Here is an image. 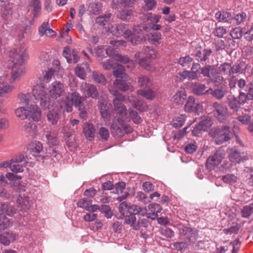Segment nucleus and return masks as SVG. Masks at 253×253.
<instances>
[{
	"instance_id": "7ed1b4c3",
	"label": "nucleus",
	"mask_w": 253,
	"mask_h": 253,
	"mask_svg": "<svg viewBox=\"0 0 253 253\" xmlns=\"http://www.w3.org/2000/svg\"><path fill=\"white\" fill-rule=\"evenodd\" d=\"M108 32L117 37L123 36L133 45L138 44L142 40L140 36L133 34L124 23L117 24L108 27Z\"/></svg>"
},
{
	"instance_id": "4be33fe9",
	"label": "nucleus",
	"mask_w": 253,
	"mask_h": 253,
	"mask_svg": "<svg viewBox=\"0 0 253 253\" xmlns=\"http://www.w3.org/2000/svg\"><path fill=\"white\" fill-rule=\"evenodd\" d=\"M111 16V13H107L103 15L97 17L95 22L98 25L102 26L108 30V27H110V18Z\"/></svg>"
},
{
	"instance_id": "69168bd1",
	"label": "nucleus",
	"mask_w": 253,
	"mask_h": 253,
	"mask_svg": "<svg viewBox=\"0 0 253 253\" xmlns=\"http://www.w3.org/2000/svg\"><path fill=\"white\" fill-rule=\"evenodd\" d=\"M226 33V30L223 27H218L214 29L213 34L218 38H222Z\"/></svg>"
},
{
	"instance_id": "7c9ffc66",
	"label": "nucleus",
	"mask_w": 253,
	"mask_h": 253,
	"mask_svg": "<svg viewBox=\"0 0 253 253\" xmlns=\"http://www.w3.org/2000/svg\"><path fill=\"white\" fill-rule=\"evenodd\" d=\"M161 17L158 15H153L151 12H148L143 14L142 20L144 22L150 21L151 25L158 23Z\"/></svg>"
},
{
	"instance_id": "a19ab883",
	"label": "nucleus",
	"mask_w": 253,
	"mask_h": 253,
	"mask_svg": "<svg viewBox=\"0 0 253 253\" xmlns=\"http://www.w3.org/2000/svg\"><path fill=\"white\" fill-rule=\"evenodd\" d=\"M162 39V35L161 33L155 32L151 33L148 37L149 41L152 44L157 45L160 44V41Z\"/></svg>"
},
{
	"instance_id": "a878e982",
	"label": "nucleus",
	"mask_w": 253,
	"mask_h": 253,
	"mask_svg": "<svg viewBox=\"0 0 253 253\" xmlns=\"http://www.w3.org/2000/svg\"><path fill=\"white\" fill-rule=\"evenodd\" d=\"M199 71H184L182 72L178 73V75L182 78L183 80L188 79L189 80H195L197 78Z\"/></svg>"
},
{
	"instance_id": "4c0bfd02",
	"label": "nucleus",
	"mask_w": 253,
	"mask_h": 253,
	"mask_svg": "<svg viewBox=\"0 0 253 253\" xmlns=\"http://www.w3.org/2000/svg\"><path fill=\"white\" fill-rule=\"evenodd\" d=\"M138 84L140 87L149 88L152 85V83L148 77L142 76L138 78Z\"/></svg>"
},
{
	"instance_id": "8fccbe9b",
	"label": "nucleus",
	"mask_w": 253,
	"mask_h": 253,
	"mask_svg": "<svg viewBox=\"0 0 253 253\" xmlns=\"http://www.w3.org/2000/svg\"><path fill=\"white\" fill-rule=\"evenodd\" d=\"M36 128V125L32 122H26L23 126L24 130L30 134H34Z\"/></svg>"
},
{
	"instance_id": "cd10ccee",
	"label": "nucleus",
	"mask_w": 253,
	"mask_h": 253,
	"mask_svg": "<svg viewBox=\"0 0 253 253\" xmlns=\"http://www.w3.org/2000/svg\"><path fill=\"white\" fill-rule=\"evenodd\" d=\"M57 132L55 130H50L46 132L45 137L47 142L51 145H56L58 143Z\"/></svg>"
},
{
	"instance_id": "6e6d98bb",
	"label": "nucleus",
	"mask_w": 253,
	"mask_h": 253,
	"mask_svg": "<svg viewBox=\"0 0 253 253\" xmlns=\"http://www.w3.org/2000/svg\"><path fill=\"white\" fill-rule=\"evenodd\" d=\"M71 101L75 106H79L82 103V97L78 92H74L71 94Z\"/></svg>"
},
{
	"instance_id": "49530a36",
	"label": "nucleus",
	"mask_w": 253,
	"mask_h": 253,
	"mask_svg": "<svg viewBox=\"0 0 253 253\" xmlns=\"http://www.w3.org/2000/svg\"><path fill=\"white\" fill-rule=\"evenodd\" d=\"M11 225V222L5 215L0 214V230H3L9 227Z\"/></svg>"
},
{
	"instance_id": "412c9836",
	"label": "nucleus",
	"mask_w": 253,
	"mask_h": 253,
	"mask_svg": "<svg viewBox=\"0 0 253 253\" xmlns=\"http://www.w3.org/2000/svg\"><path fill=\"white\" fill-rule=\"evenodd\" d=\"M27 149L34 155L39 154L43 149L42 144L39 141H33L27 146Z\"/></svg>"
},
{
	"instance_id": "20e7f679",
	"label": "nucleus",
	"mask_w": 253,
	"mask_h": 253,
	"mask_svg": "<svg viewBox=\"0 0 253 253\" xmlns=\"http://www.w3.org/2000/svg\"><path fill=\"white\" fill-rule=\"evenodd\" d=\"M48 89L47 103L42 102V107L44 109H49L52 107L57 99L64 95L66 87L63 83L55 81L49 85Z\"/></svg>"
},
{
	"instance_id": "6ab92c4d",
	"label": "nucleus",
	"mask_w": 253,
	"mask_h": 253,
	"mask_svg": "<svg viewBox=\"0 0 253 253\" xmlns=\"http://www.w3.org/2000/svg\"><path fill=\"white\" fill-rule=\"evenodd\" d=\"M128 80L119 79L118 82L115 81L113 83L114 86L115 88L120 90L125 91L126 90H132V86L130 83L126 82Z\"/></svg>"
},
{
	"instance_id": "39448f33",
	"label": "nucleus",
	"mask_w": 253,
	"mask_h": 253,
	"mask_svg": "<svg viewBox=\"0 0 253 253\" xmlns=\"http://www.w3.org/2000/svg\"><path fill=\"white\" fill-rule=\"evenodd\" d=\"M16 116L21 120L31 119L33 121H39L42 117L41 109L37 105L31 104L29 107H20L15 111Z\"/></svg>"
},
{
	"instance_id": "f3484780",
	"label": "nucleus",
	"mask_w": 253,
	"mask_h": 253,
	"mask_svg": "<svg viewBox=\"0 0 253 253\" xmlns=\"http://www.w3.org/2000/svg\"><path fill=\"white\" fill-rule=\"evenodd\" d=\"M102 4L99 1H90L87 5V11L90 14L98 15L102 10Z\"/></svg>"
},
{
	"instance_id": "ea45409f",
	"label": "nucleus",
	"mask_w": 253,
	"mask_h": 253,
	"mask_svg": "<svg viewBox=\"0 0 253 253\" xmlns=\"http://www.w3.org/2000/svg\"><path fill=\"white\" fill-rule=\"evenodd\" d=\"M139 64L140 66L148 71L152 72L155 70L154 65L146 58H141L139 61Z\"/></svg>"
},
{
	"instance_id": "e2e57ef3",
	"label": "nucleus",
	"mask_w": 253,
	"mask_h": 253,
	"mask_svg": "<svg viewBox=\"0 0 253 253\" xmlns=\"http://www.w3.org/2000/svg\"><path fill=\"white\" fill-rule=\"evenodd\" d=\"M91 202L92 200L90 199L82 198L78 201L77 206L78 207L86 209L88 205L91 204Z\"/></svg>"
},
{
	"instance_id": "3c124183",
	"label": "nucleus",
	"mask_w": 253,
	"mask_h": 253,
	"mask_svg": "<svg viewBox=\"0 0 253 253\" xmlns=\"http://www.w3.org/2000/svg\"><path fill=\"white\" fill-rule=\"evenodd\" d=\"M94 80L97 83L104 85L106 83V79L105 76L101 73L94 72L92 74Z\"/></svg>"
},
{
	"instance_id": "4d7b16f0",
	"label": "nucleus",
	"mask_w": 253,
	"mask_h": 253,
	"mask_svg": "<svg viewBox=\"0 0 253 253\" xmlns=\"http://www.w3.org/2000/svg\"><path fill=\"white\" fill-rule=\"evenodd\" d=\"M29 94H23L21 93L18 95V103L20 104L27 105L29 104L31 100H30Z\"/></svg>"
},
{
	"instance_id": "864d4df0",
	"label": "nucleus",
	"mask_w": 253,
	"mask_h": 253,
	"mask_svg": "<svg viewBox=\"0 0 253 253\" xmlns=\"http://www.w3.org/2000/svg\"><path fill=\"white\" fill-rule=\"evenodd\" d=\"M246 68L245 63L240 62L232 66V74L242 73Z\"/></svg>"
},
{
	"instance_id": "b1692460",
	"label": "nucleus",
	"mask_w": 253,
	"mask_h": 253,
	"mask_svg": "<svg viewBox=\"0 0 253 253\" xmlns=\"http://www.w3.org/2000/svg\"><path fill=\"white\" fill-rule=\"evenodd\" d=\"M15 239V235L12 232H5L0 234V243L8 246L11 241Z\"/></svg>"
},
{
	"instance_id": "4468645a",
	"label": "nucleus",
	"mask_w": 253,
	"mask_h": 253,
	"mask_svg": "<svg viewBox=\"0 0 253 253\" xmlns=\"http://www.w3.org/2000/svg\"><path fill=\"white\" fill-rule=\"evenodd\" d=\"M31 10L33 19L38 18L41 14V4L40 0H30L28 5V11Z\"/></svg>"
},
{
	"instance_id": "ddd939ff",
	"label": "nucleus",
	"mask_w": 253,
	"mask_h": 253,
	"mask_svg": "<svg viewBox=\"0 0 253 253\" xmlns=\"http://www.w3.org/2000/svg\"><path fill=\"white\" fill-rule=\"evenodd\" d=\"M203 109L202 105L196 101L195 98L190 96L185 105V110L188 112H200Z\"/></svg>"
},
{
	"instance_id": "e433bc0d",
	"label": "nucleus",
	"mask_w": 253,
	"mask_h": 253,
	"mask_svg": "<svg viewBox=\"0 0 253 253\" xmlns=\"http://www.w3.org/2000/svg\"><path fill=\"white\" fill-rule=\"evenodd\" d=\"M205 94H211L212 96L217 99H221L225 95L223 90L220 89H216L213 90L211 88H210L205 92Z\"/></svg>"
},
{
	"instance_id": "c9c22d12",
	"label": "nucleus",
	"mask_w": 253,
	"mask_h": 253,
	"mask_svg": "<svg viewBox=\"0 0 253 253\" xmlns=\"http://www.w3.org/2000/svg\"><path fill=\"white\" fill-rule=\"evenodd\" d=\"M0 210L3 213L12 216L15 213V209L7 203H0Z\"/></svg>"
},
{
	"instance_id": "0eeeda50",
	"label": "nucleus",
	"mask_w": 253,
	"mask_h": 253,
	"mask_svg": "<svg viewBox=\"0 0 253 253\" xmlns=\"http://www.w3.org/2000/svg\"><path fill=\"white\" fill-rule=\"evenodd\" d=\"M213 115L217 121L225 123L229 116L227 107L222 103L215 102L212 104Z\"/></svg>"
},
{
	"instance_id": "bf43d9fd",
	"label": "nucleus",
	"mask_w": 253,
	"mask_h": 253,
	"mask_svg": "<svg viewBox=\"0 0 253 253\" xmlns=\"http://www.w3.org/2000/svg\"><path fill=\"white\" fill-rule=\"evenodd\" d=\"M98 135L102 140H107L109 137L108 129L106 127H101L98 130Z\"/></svg>"
},
{
	"instance_id": "13d9d810",
	"label": "nucleus",
	"mask_w": 253,
	"mask_h": 253,
	"mask_svg": "<svg viewBox=\"0 0 253 253\" xmlns=\"http://www.w3.org/2000/svg\"><path fill=\"white\" fill-rule=\"evenodd\" d=\"M243 35L242 28L240 27H236L232 29L230 33V36L233 39H239Z\"/></svg>"
},
{
	"instance_id": "c756f323",
	"label": "nucleus",
	"mask_w": 253,
	"mask_h": 253,
	"mask_svg": "<svg viewBox=\"0 0 253 253\" xmlns=\"http://www.w3.org/2000/svg\"><path fill=\"white\" fill-rule=\"evenodd\" d=\"M48 121L52 125H56L59 118V113L56 109L49 111L47 114Z\"/></svg>"
},
{
	"instance_id": "5fc2aeb1",
	"label": "nucleus",
	"mask_w": 253,
	"mask_h": 253,
	"mask_svg": "<svg viewBox=\"0 0 253 253\" xmlns=\"http://www.w3.org/2000/svg\"><path fill=\"white\" fill-rule=\"evenodd\" d=\"M253 212V206L252 205L244 206L241 211L242 216L249 218Z\"/></svg>"
},
{
	"instance_id": "393cba45",
	"label": "nucleus",
	"mask_w": 253,
	"mask_h": 253,
	"mask_svg": "<svg viewBox=\"0 0 253 253\" xmlns=\"http://www.w3.org/2000/svg\"><path fill=\"white\" fill-rule=\"evenodd\" d=\"M149 209L151 212L148 214V217L152 219H155L158 216V213L162 210L160 205L157 203L150 204L149 206Z\"/></svg>"
},
{
	"instance_id": "1a4fd4ad",
	"label": "nucleus",
	"mask_w": 253,
	"mask_h": 253,
	"mask_svg": "<svg viewBox=\"0 0 253 253\" xmlns=\"http://www.w3.org/2000/svg\"><path fill=\"white\" fill-rule=\"evenodd\" d=\"M249 158V155L247 151L240 152L235 147L231 149L229 153V160L235 164L247 160Z\"/></svg>"
},
{
	"instance_id": "473e14b6",
	"label": "nucleus",
	"mask_w": 253,
	"mask_h": 253,
	"mask_svg": "<svg viewBox=\"0 0 253 253\" xmlns=\"http://www.w3.org/2000/svg\"><path fill=\"white\" fill-rule=\"evenodd\" d=\"M215 18L218 22H227L232 19L230 13L225 11H218L215 15Z\"/></svg>"
},
{
	"instance_id": "aec40b11",
	"label": "nucleus",
	"mask_w": 253,
	"mask_h": 253,
	"mask_svg": "<svg viewBox=\"0 0 253 253\" xmlns=\"http://www.w3.org/2000/svg\"><path fill=\"white\" fill-rule=\"evenodd\" d=\"M113 75L116 78L115 81L118 82L119 79L128 80V77L125 73V68L121 65H116L114 69Z\"/></svg>"
},
{
	"instance_id": "f704fd0d",
	"label": "nucleus",
	"mask_w": 253,
	"mask_h": 253,
	"mask_svg": "<svg viewBox=\"0 0 253 253\" xmlns=\"http://www.w3.org/2000/svg\"><path fill=\"white\" fill-rule=\"evenodd\" d=\"M157 5V0H143L142 9L145 11L154 10Z\"/></svg>"
},
{
	"instance_id": "9b49d317",
	"label": "nucleus",
	"mask_w": 253,
	"mask_h": 253,
	"mask_svg": "<svg viewBox=\"0 0 253 253\" xmlns=\"http://www.w3.org/2000/svg\"><path fill=\"white\" fill-rule=\"evenodd\" d=\"M81 91L86 97L96 98L99 94L98 89L95 85L90 84H83L81 86Z\"/></svg>"
},
{
	"instance_id": "f03ea898",
	"label": "nucleus",
	"mask_w": 253,
	"mask_h": 253,
	"mask_svg": "<svg viewBox=\"0 0 253 253\" xmlns=\"http://www.w3.org/2000/svg\"><path fill=\"white\" fill-rule=\"evenodd\" d=\"M28 56L26 49L22 45L10 51L9 62L11 77L8 78L6 75L0 79V97L10 92L14 88L10 84L15 80H19L24 74L26 69L23 65Z\"/></svg>"
},
{
	"instance_id": "2eb2a0df",
	"label": "nucleus",
	"mask_w": 253,
	"mask_h": 253,
	"mask_svg": "<svg viewBox=\"0 0 253 253\" xmlns=\"http://www.w3.org/2000/svg\"><path fill=\"white\" fill-rule=\"evenodd\" d=\"M98 109L101 117L106 120H108L111 116V112L109 106L108 105L106 100L103 99H99L98 101Z\"/></svg>"
},
{
	"instance_id": "a18cd8bd",
	"label": "nucleus",
	"mask_w": 253,
	"mask_h": 253,
	"mask_svg": "<svg viewBox=\"0 0 253 253\" xmlns=\"http://www.w3.org/2000/svg\"><path fill=\"white\" fill-rule=\"evenodd\" d=\"M144 54L145 56L151 59H155L157 58V51L149 46L144 47L143 48Z\"/></svg>"
},
{
	"instance_id": "680f3d73",
	"label": "nucleus",
	"mask_w": 253,
	"mask_h": 253,
	"mask_svg": "<svg viewBox=\"0 0 253 253\" xmlns=\"http://www.w3.org/2000/svg\"><path fill=\"white\" fill-rule=\"evenodd\" d=\"M113 58L114 60L122 63H127L129 62V58L126 55H122L120 54H114Z\"/></svg>"
},
{
	"instance_id": "f257e3e1",
	"label": "nucleus",
	"mask_w": 253,
	"mask_h": 253,
	"mask_svg": "<svg viewBox=\"0 0 253 253\" xmlns=\"http://www.w3.org/2000/svg\"><path fill=\"white\" fill-rule=\"evenodd\" d=\"M109 90L113 95L116 96L113 99V103L114 112L119 116L116 121L111 123V130L115 136L121 137L126 133L129 134L132 132V128L129 125L124 124L123 118L128 121L132 120L136 124H140L142 120L136 111L130 109L127 110L123 104V101L125 100L124 95L120 94L118 95V90L112 86L109 87Z\"/></svg>"
},
{
	"instance_id": "58836bf2",
	"label": "nucleus",
	"mask_w": 253,
	"mask_h": 253,
	"mask_svg": "<svg viewBox=\"0 0 253 253\" xmlns=\"http://www.w3.org/2000/svg\"><path fill=\"white\" fill-rule=\"evenodd\" d=\"M222 180L225 183L233 185L237 182L238 178L234 174L228 173L222 176Z\"/></svg>"
},
{
	"instance_id": "0e129e2a",
	"label": "nucleus",
	"mask_w": 253,
	"mask_h": 253,
	"mask_svg": "<svg viewBox=\"0 0 253 253\" xmlns=\"http://www.w3.org/2000/svg\"><path fill=\"white\" fill-rule=\"evenodd\" d=\"M73 130L70 126H65L63 127L62 132L66 137V141L67 143H70L69 140L67 138H69L73 134Z\"/></svg>"
},
{
	"instance_id": "c85d7f7f",
	"label": "nucleus",
	"mask_w": 253,
	"mask_h": 253,
	"mask_svg": "<svg viewBox=\"0 0 253 253\" xmlns=\"http://www.w3.org/2000/svg\"><path fill=\"white\" fill-rule=\"evenodd\" d=\"M137 94L148 100H152L156 95V92L151 89H140L137 90Z\"/></svg>"
},
{
	"instance_id": "bb28decb",
	"label": "nucleus",
	"mask_w": 253,
	"mask_h": 253,
	"mask_svg": "<svg viewBox=\"0 0 253 253\" xmlns=\"http://www.w3.org/2000/svg\"><path fill=\"white\" fill-rule=\"evenodd\" d=\"M128 101L134 108H135L138 110L144 111L146 109L147 107L145 106H143L141 101L135 96H131L128 97Z\"/></svg>"
},
{
	"instance_id": "dca6fc26",
	"label": "nucleus",
	"mask_w": 253,
	"mask_h": 253,
	"mask_svg": "<svg viewBox=\"0 0 253 253\" xmlns=\"http://www.w3.org/2000/svg\"><path fill=\"white\" fill-rule=\"evenodd\" d=\"M134 4V0H112L111 7L113 9H119L123 7H131Z\"/></svg>"
},
{
	"instance_id": "37998d69",
	"label": "nucleus",
	"mask_w": 253,
	"mask_h": 253,
	"mask_svg": "<svg viewBox=\"0 0 253 253\" xmlns=\"http://www.w3.org/2000/svg\"><path fill=\"white\" fill-rule=\"evenodd\" d=\"M206 88V85L202 84L195 83L192 85L193 91L197 95H206L205 93Z\"/></svg>"
},
{
	"instance_id": "6e6552de",
	"label": "nucleus",
	"mask_w": 253,
	"mask_h": 253,
	"mask_svg": "<svg viewBox=\"0 0 253 253\" xmlns=\"http://www.w3.org/2000/svg\"><path fill=\"white\" fill-rule=\"evenodd\" d=\"M33 94L36 100L40 101L41 106L42 102L47 103L48 93H46L45 87L42 84H38L34 87Z\"/></svg>"
},
{
	"instance_id": "a211bd4d",
	"label": "nucleus",
	"mask_w": 253,
	"mask_h": 253,
	"mask_svg": "<svg viewBox=\"0 0 253 253\" xmlns=\"http://www.w3.org/2000/svg\"><path fill=\"white\" fill-rule=\"evenodd\" d=\"M182 233L191 242L195 241L198 237L197 231L189 227H184L182 229Z\"/></svg>"
},
{
	"instance_id": "052dcab7",
	"label": "nucleus",
	"mask_w": 253,
	"mask_h": 253,
	"mask_svg": "<svg viewBox=\"0 0 253 253\" xmlns=\"http://www.w3.org/2000/svg\"><path fill=\"white\" fill-rule=\"evenodd\" d=\"M185 120L184 115H180L173 121L172 125L175 127H180L183 125Z\"/></svg>"
},
{
	"instance_id": "423d86ee",
	"label": "nucleus",
	"mask_w": 253,
	"mask_h": 253,
	"mask_svg": "<svg viewBox=\"0 0 253 253\" xmlns=\"http://www.w3.org/2000/svg\"><path fill=\"white\" fill-rule=\"evenodd\" d=\"M209 134L218 145L228 141L232 136L230 128L227 126H214L211 129Z\"/></svg>"
},
{
	"instance_id": "2f4dec72",
	"label": "nucleus",
	"mask_w": 253,
	"mask_h": 253,
	"mask_svg": "<svg viewBox=\"0 0 253 253\" xmlns=\"http://www.w3.org/2000/svg\"><path fill=\"white\" fill-rule=\"evenodd\" d=\"M187 94L184 89L177 91L173 97L174 102L178 104L183 103L186 98Z\"/></svg>"
},
{
	"instance_id": "09e8293b",
	"label": "nucleus",
	"mask_w": 253,
	"mask_h": 253,
	"mask_svg": "<svg viewBox=\"0 0 253 253\" xmlns=\"http://www.w3.org/2000/svg\"><path fill=\"white\" fill-rule=\"evenodd\" d=\"M212 122L211 118H206L203 119L198 125L201 127L204 131H207L211 126Z\"/></svg>"
},
{
	"instance_id": "603ef678",
	"label": "nucleus",
	"mask_w": 253,
	"mask_h": 253,
	"mask_svg": "<svg viewBox=\"0 0 253 253\" xmlns=\"http://www.w3.org/2000/svg\"><path fill=\"white\" fill-rule=\"evenodd\" d=\"M18 202L19 203V209L24 212L26 211L27 210L29 209L30 205L28 199H18Z\"/></svg>"
},
{
	"instance_id": "9d476101",
	"label": "nucleus",
	"mask_w": 253,
	"mask_h": 253,
	"mask_svg": "<svg viewBox=\"0 0 253 253\" xmlns=\"http://www.w3.org/2000/svg\"><path fill=\"white\" fill-rule=\"evenodd\" d=\"M225 155V151L222 149L217 150L214 154L209 157L207 160L206 166L208 169H212L217 166L223 160Z\"/></svg>"
},
{
	"instance_id": "5701e85b",
	"label": "nucleus",
	"mask_w": 253,
	"mask_h": 253,
	"mask_svg": "<svg viewBox=\"0 0 253 253\" xmlns=\"http://www.w3.org/2000/svg\"><path fill=\"white\" fill-rule=\"evenodd\" d=\"M95 130L94 126L92 124L87 123L84 127V133L88 140L91 141L94 139Z\"/></svg>"
},
{
	"instance_id": "c03bdc74",
	"label": "nucleus",
	"mask_w": 253,
	"mask_h": 253,
	"mask_svg": "<svg viewBox=\"0 0 253 253\" xmlns=\"http://www.w3.org/2000/svg\"><path fill=\"white\" fill-rule=\"evenodd\" d=\"M73 102L70 99L69 96H66L64 101L60 103V107L67 112H70L73 109Z\"/></svg>"
},
{
	"instance_id": "774afa93",
	"label": "nucleus",
	"mask_w": 253,
	"mask_h": 253,
	"mask_svg": "<svg viewBox=\"0 0 253 253\" xmlns=\"http://www.w3.org/2000/svg\"><path fill=\"white\" fill-rule=\"evenodd\" d=\"M251 119V116L248 114L239 116L237 118V120L243 125L248 124L250 122Z\"/></svg>"
},
{
	"instance_id": "72a5a7b5",
	"label": "nucleus",
	"mask_w": 253,
	"mask_h": 253,
	"mask_svg": "<svg viewBox=\"0 0 253 253\" xmlns=\"http://www.w3.org/2000/svg\"><path fill=\"white\" fill-rule=\"evenodd\" d=\"M253 88L250 87L247 94L244 92H240L238 96V103L239 104H244L247 100L252 99L253 98V94H252Z\"/></svg>"
},
{
	"instance_id": "f8f14e48",
	"label": "nucleus",
	"mask_w": 253,
	"mask_h": 253,
	"mask_svg": "<svg viewBox=\"0 0 253 253\" xmlns=\"http://www.w3.org/2000/svg\"><path fill=\"white\" fill-rule=\"evenodd\" d=\"M11 5L9 3L2 5L0 16L5 25L9 24L11 21L13 14Z\"/></svg>"
},
{
	"instance_id": "79ce46f5",
	"label": "nucleus",
	"mask_w": 253,
	"mask_h": 253,
	"mask_svg": "<svg viewBox=\"0 0 253 253\" xmlns=\"http://www.w3.org/2000/svg\"><path fill=\"white\" fill-rule=\"evenodd\" d=\"M133 11L130 9H123L118 14L119 18L123 21L129 20L133 14Z\"/></svg>"
},
{
	"instance_id": "de8ad7c7",
	"label": "nucleus",
	"mask_w": 253,
	"mask_h": 253,
	"mask_svg": "<svg viewBox=\"0 0 253 253\" xmlns=\"http://www.w3.org/2000/svg\"><path fill=\"white\" fill-rule=\"evenodd\" d=\"M219 69L220 72L224 75L230 76L232 74V65L230 63H224L220 65Z\"/></svg>"
},
{
	"instance_id": "338daca9",
	"label": "nucleus",
	"mask_w": 253,
	"mask_h": 253,
	"mask_svg": "<svg viewBox=\"0 0 253 253\" xmlns=\"http://www.w3.org/2000/svg\"><path fill=\"white\" fill-rule=\"evenodd\" d=\"M148 225V221L147 219L143 218L138 221L136 225H133V229L135 230L139 229L140 227H147Z\"/></svg>"
}]
</instances>
